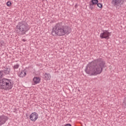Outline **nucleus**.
Here are the masks:
<instances>
[{
    "label": "nucleus",
    "mask_w": 126,
    "mask_h": 126,
    "mask_svg": "<svg viewBox=\"0 0 126 126\" xmlns=\"http://www.w3.org/2000/svg\"><path fill=\"white\" fill-rule=\"evenodd\" d=\"M106 67V62L102 58H98L87 64L85 72L89 75L101 74L103 69Z\"/></svg>",
    "instance_id": "f257e3e1"
},
{
    "label": "nucleus",
    "mask_w": 126,
    "mask_h": 126,
    "mask_svg": "<svg viewBox=\"0 0 126 126\" xmlns=\"http://www.w3.org/2000/svg\"><path fill=\"white\" fill-rule=\"evenodd\" d=\"M18 75L19 76V77L22 78L26 76V71L25 70H21V72L18 73Z\"/></svg>",
    "instance_id": "9b49d317"
},
{
    "label": "nucleus",
    "mask_w": 126,
    "mask_h": 126,
    "mask_svg": "<svg viewBox=\"0 0 126 126\" xmlns=\"http://www.w3.org/2000/svg\"><path fill=\"white\" fill-rule=\"evenodd\" d=\"M64 126H72L69 124H65Z\"/></svg>",
    "instance_id": "f3484780"
},
{
    "label": "nucleus",
    "mask_w": 126,
    "mask_h": 126,
    "mask_svg": "<svg viewBox=\"0 0 126 126\" xmlns=\"http://www.w3.org/2000/svg\"><path fill=\"white\" fill-rule=\"evenodd\" d=\"M122 2V0H112V3L115 6H119Z\"/></svg>",
    "instance_id": "9d476101"
},
{
    "label": "nucleus",
    "mask_w": 126,
    "mask_h": 126,
    "mask_svg": "<svg viewBox=\"0 0 126 126\" xmlns=\"http://www.w3.org/2000/svg\"><path fill=\"white\" fill-rule=\"evenodd\" d=\"M96 5L98 6V7H99L100 8H102L103 7V5H102V4L99 3H97Z\"/></svg>",
    "instance_id": "2eb2a0df"
},
{
    "label": "nucleus",
    "mask_w": 126,
    "mask_h": 126,
    "mask_svg": "<svg viewBox=\"0 0 126 126\" xmlns=\"http://www.w3.org/2000/svg\"><path fill=\"white\" fill-rule=\"evenodd\" d=\"M98 2V0H92L90 2V4L89 5V8H90V9L92 10V9L94 8V6H95V5H96Z\"/></svg>",
    "instance_id": "6e6552de"
},
{
    "label": "nucleus",
    "mask_w": 126,
    "mask_h": 126,
    "mask_svg": "<svg viewBox=\"0 0 126 126\" xmlns=\"http://www.w3.org/2000/svg\"><path fill=\"white\" fill-rule=\"evenodd\" d=\"M38 118H39V115L36 112H33L30 115V119L32 122H36L38 120Z\"/></svg>",
    "instance_id": "0eeeda50"
},
{
    "label": "nucleus",
    "mask_w": 126,
    "mask_h": 126,
    "mask_svg": "<svg viewBox=\"0 0 126 126\" xmlns=\"http://www.w3.org/2000/svg\"><path fill=\"white\" fill-rule=\"evenodd\" d=\"M110 36H111V32L107 30H103L102 32L100 34V38H101V39L109 40Z\"/></svg>",
    "instance_id": "423d86ee"
},
{
    "label": "nucleus",
    "mask_w": 126,
    "mask_h": 126,
    "mask_svg": "<svg viewBox=\"0 0 126 126\" xmlns=\"http://www.w3.org/2000/svg\"><path fill=\"white\" fill-rule=\"evenodd\" d=\"M22 41H23V42H26V39H22Z\"/></svg>",
    "instance_id": "a211bd4d"
},
{
    "label": "nucleus",
    "mask_w": 126,
    "mask_h": 126,
    "mask_svg": "<svg viewBox=\"0 0 126 126\" xmlns=\"http://www.w3.org/2000/svg\"><path fill=\"white\" fill-rule=\"evenodd\" d=\"M6 121H7V117L4 115L0 116V126L4 125L6 123Z\"/></svg>",
    "instance_id": "1a4fd4ad"
},
{
    "label": "nucleus",
    "mask_w": 126,
    "mask_h": 126,
    "mask_svg": "<svg viewBox=\"0 0 126 126\" xmlns=\"http://www.w3.org/2000/svg\"><path fill=\"white\" fill-rule=\"evenodd\" d=\"M20 66V64L19 63H17V64H15L13 66V68L14 70H15V69H18V68H19Z\"/></svg>",
    "instance_id": "4468645a"
},
{
    "label": "nucleus",
    "mask_w": 126,
    "mask_h": 126,
    "mask_svg": "<svg viewBox=\"0 0 126 126\" xmlns=\"http://www.w3.org/2000/svg\"><path fill=\"white\" fill-rule=\"evenodd\" d=\"M1 43H3V41H1Z\"/></svg>",
    "instance_id": "6ab92c4d"
},
{
    "label": "nucleus",
    "mask_w": 126,
    "mask_h": 126,
    "mask_svg": "<svg viewBox=\"0 0 126 126\" xmlns=\"http://www.w3.org/2000/svg\"><path fill=\"white\" fill-rule=\"evenodd\" d=\"M32 81H33V83L34 84H38L40 83V81H41V78L39 77H34L33 78Z\"/></svg>",
    "instance_id": "f8f14e48"
},
{
    "label": "nucleus",
    "mask_w": 126,
    "mask_h": 126,
    "mask_svg": "<svg viewBox=\"0 0 126 126\" xmlns=\"http://www.w3.org/2000/svg\"><path fill=\"white\" fill-rule=\"evenodd\" d=\"M30 27L25 21L19 22L16 27L15 31L17 33H21V34H26V32L29 31Z\"/></svg>",
    "instance_id": "20e7f679"
},
{
    "label": "nucleus",
    "mask_w": 126,
    "mask_h": 126,
    "mask_svg": "<svg viewBox=\"0 0 126 126\" xmlns=\"http://www.w3.org/2000/svg\"><path fill=\"white\" fill-rule=\"evenodd\" d=\"M71 32V28L67 25H63L62 23H57L55 25L52 32V35L55 36H64L68 35Z\"/></svg>",
    "instance_id": "f03ea898"
},
{
    "label": "nucleus",
    "mask_w": 126,
    "mask_h": 126,
    "mask_svg": "<svg viewBox=\"0 0 126 126\" xmlns=\"http://www.w3.org/2000/svg\"><path fill=\"white\" fill-rule=\"evenodd\" d=\"M2 69V70H0V78L8 75L10 72V68H8L6 66H3Z\"/></svg>",
    "instance_id": "39448f33"
},
{
    "label": "nucleus",
    "mask_w": 126,
    "mask_h": 126,
    "mask_svg": "<svg viewBox=\"0 0 126 126\" xmlns=\"http://www.w3.org/2000/svg\"><path fill=\"white\" fill-rule=\"evenodd\" d=\"M11 4V2L10 1H8L6 3L7 6H10Z\"/></svg>",
    "instance_id": "dca6fc26"
},
{
    "label": "nucleus",
    "mask_w": 126,
    "mask_h": 126,
    "mask_svg": "<svg viewBox=\"0 0 126 126\" xmlns=\"http://www.w3.org/2000/svg\"><path fill=\"white\" fill-rule=\"evenodd\" d=\"M13 87V83L11 79L3 78L0 79V89L10 90Z\"/></svg>",
    "instance_id": "7ed1b4c3"
},
{
    "label": "nucleus",
    "mask_w": 126,
    "mask_h": 126,
    "mask_svg": "<svg viewBox=\"0 0 126 126\" xmlns=\"http://www.w3.org/2000/svg\"><path fill=\"white\" fill-rule=\"evenodd\" d=\"M43 75L45 80H50L51 79V74L50 73H44Z\"/></svg>",
    "instance_id": "ddd939ff"
}]
</instances>
